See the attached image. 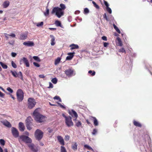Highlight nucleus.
Listing matches in <instances>:
<instances>
[{
  "label": "nucleus",
  "instance_id": "47",
  "mask_svg": "<svg viewBox=\"0 0 152 152\" xmlns=\"http://www.w3.org/2000/svg\"><path fill=\"white\" fill-rule=\"evenodd\" d=\"M89 12V10L87 8H85L84 10V13L85 14H87Z\"/></svg>",
  "mask_w": 152,
  "mask_h": 152
},
{
  "label": "nucleus",
  "instance_id": "55",
  "mask_svg": "<svg viewBox=\"0 0 152 152\" xmlns=\"http://www.w3.org/2000/svg\"><path fill=\"white\" fill-rule=\"evenodd\" d=\"M69 136L68 135H66L65 136V139L66 141H68L69 140Z\"/></svg>",
  "mask_w": 152,
  "mask_h": 152
},
{
  "label": "nucleus",
  "instance_id": "20",
  "mask_svg": "<svg viewBox=\"0 0 152 152\" xmlns=\"http://www.w3.org/2000/svg\"><path fill=\"white\" fill-rule=\"evenodd\" d=\"M75 53H69L68 54L69 56H68L66 58V60H71L73 58L74 55L73 54Z\"/></svg>",
  "mask_w": 152,
  "mask_h": 152
},
{
  "label": "nucleus",
  "instance_id": "30",
  "mask_svg": "<svg viewBox=\"0 0 152 152\" xmlns=\"http://www.w3.org/2000/svg\"><path fill=\"white\" fill-rule=\"evenodd\" d=\"M0 64L4 69H7V66L2 62H0Z\"/></svg>",
  "mask_w": 152,
  "mask_h": 152
},
{
  "label": "nucleus",
  "instance_id": "42",
  "mask_svg": "<svg viewBox=\"0 0 152 152\" xmlns=\"http://www.w3.org/2000/svg\"><path fill=\"white\" fill-rule=\"evenodd\" d=\"M53 99H54L58 100L60 102H61V100L59 96H56L53 98Z\"/></svg>",
  "mask_w": 152,
  "mask_h": 152
},
{
  "label": "nucleus",
  "instance_id": "31",
  "mask_svg": "<svg viewBox=\"0 0 152 152\" xmlns=\"http://www.w3.org/2000/svg\"><path fill=\"white\" fill-rule=\"evenodd\" d=\"M117 39L118 42V45L120 46H122L123 45V44L120 38L119 37H117Z\"/></svg>",
  "mask_w": 152,
  "mask_h": 152
},
{
  "label": "nucleus",
  "instance_id": "56",
  "mask_svg": "<svg viewBox=\"0 0 152 152\" xmlns=\"http://www.w3.org/2000/svg\"><path fill=\"white\" fill-rule=\"evenodd\" d=\"M109 45V43L108 42H104V47H106Z\"/></svg>",
  "mask_w": 152,
  "mask_h": 152
},
{
  "label": "nucleus",
  "instance_id": "48",
  "mask_svg": "<svg viewBox=\"0 0 152 152\" xmlns=\"http://www.w3.org/2000/svg\"><path fill=\"white\" fill-rule=\"evenodd\" d=\"M7 89L8 91L10 93H12L13 92V90L10 87H8Z\"/></svg>",
  "mask_w": 152,
  "mask_h": 152
},
{
  "label": "nucleus",
  "instance_id": "52",
  "mask_svg": "<svg viewBox=\"0 0 152 152\" xmlns=\"http://www.w3.org/2000/svg\"><path fill=\"white\" fill-rule=\"evenodd\" d=\"M48 132L50 133H52L53 131V130L52 129H50V128H48L47 129Z\"/></svg>",
  "mask_w": 152,
  "mask_h": 152
},
{
  "label": "nucleus",
  "instance_id": "2",
  "mask_svg": "<svg viewBox=\"0 0 152 152\" xmlns=\"http://www.w3.org/2000/svg\"><path fill=\"white\" fill-rule=\"evenodd\" d=\"M55 13L56 15L59 18H60L64 15V12L61 9L58 7H54L52 12V13L53 14Z\"/></svg>",
  "mask_w": 152,
  "mask_h": 152
},
{
  "label": "nucleus",
  "instance_id": "37",
  "mask_svg": "<svg viewBox=\"0 0 152 152\" xmlns=\"http://www.w3.org/2000/svg\"><path fill=\"white\" fill-rule=\"evenodd\" d=\"M61 152H67L65 148L63 146L61 147Z\"/></svg>",
  "mask_w": 152,
  "mask_h": 152
},
{
  "label": "nucleus",
  "instance_id": "53",
  "mask_svg": "<svg viewBox=\"0 0 152 152\" xmlns=\"http://www.w3.org/2000/svg\"><path fill=\"white\" fill-rule=\"evenodd\" d=\"M103 18H104L107 21H108L109 20L108 18L107 17L106 13H104V15Z\"/></svg>",
  "mask_w": 152,
  "mask_h": 152
},
{
  "label": "nucleus",
  "instance_id": "29",
  "mask_svg": "<svg viewBox=\"0 0 152 152\" xmlns=\"http://www.w3.org/2000/svg\"><path fill=\"white\" fill-rule=\"evenodd\" d=\"M55 24L57 26H60L62 27L61 25L60 22L58 20H56L55 22Z\"/></svg>",
  "mask_w": 152,
  "mask_h": 152
},
{
  "label": "nucleus",
  "instance_id": "21",
  "mask_svg": "<svg viewBox=\"0 0 152 152\" xmlns=\"http://www.w3.org/2000/svg\"><path fill=\"white\" fill-rule=\"evenodd\" d=\"M50 37L51 38V45L52 46H53L55 44V37L53 35H50Z\"/></svg>",
  "mask_w": 152,
  "mask_h": 152
},
{
  "label": "nucleus",
  "instance_id": "43",
  "mask_svg": "<svg viewBox=\"0 0 152 152\" xmlns=\"http://www.w3.org/2000/svg\"><path fill=\"white\" fill-rule=\"evenodd\" d=\"M88 73L91 74V75L93 76L95 75V72L93 71V72L92 70H89L88 72Z\"/></svg>",
  "mask_w": 152,
  "mask_h": 152
},
{
  "label": "nucleus",
  "instance_id": "19",
  "mask_svg": "<svg viewBox=\"0 0 152 152\" xmlns=\"http://www.w3.org/2000/svg\"><path fill=\"white\" fill-rule=\"evenodd\" d=\"M19 130L21 131H23L25 129V126L23 123L20 122L19 124Z\"/></svg>",
  "mask_w": 152,
  "mask_h": 152
},
{
  "label": "nucleus",
  "instance_id": "1",
  "mask_svg": "<svg viewBox=\"0 0 152 152\" xmlns=\"http://www.w3.org/2000/svg\"><path fill=\"white\" fill-rule=\"evenodd\" d=\"M39 108H37L33 113L35 120L38 122L42 123L45 121L46 117L40 114L39 112Z\"/></svg>",
  "mask_w": 152,
  "mask_h": 152
},
{
  "label": "nucleus",
  "instance_id": "32",
  "mask_svg": "<svg viewBox=\"0 0 152 152\" xmlns=\"http://www.w3.org/2000/svg\"><path fill=\"white\" fill-rule=\"evenodd\" d=\"M113 26L114 29L119 34L121 33V31L117 27V26L115 24H113Z\"/></svg>",
  "mask_w": 152,
  "mask_h": 152
},
{
  "label": "nucleus",
  "instance_id": "25",
  "mask_svg": "<svg viewBox=\"0 0 152 152\" xmlns=\"http://www.w3.org/2000/svg\"><path fill=\"white\" fill-rule=\"evenodd\" d=\"M71 47V49L73 50L75 49H78L79 48L78 46L77 45H75L74 44H72L70 45Z\"/></svg>",
  "mask_w": 152,
  "mask_h": 152
},
{
  "label": "nucleus",
  "instance_id": "11",
  "mask_svg": "<svg viewBox=\"0 0 152 152\" xmlns=\"http://www.w3.org/2000/svg\"><path fill=\"white\" fill-rule=\"evenodd\" d=\"M12 132L13 136L15 137H19V133L17 129L15 128L12 127Z\"/></svg>",
  "mask_w": 152,
  "mask_h": 152
},
{
  "label": "nucleus",
  "instance_id": "54",
  "mask_svg": "<svg viewBox=\"0 0 152 152\" xmlns=\"http://www.w3.org/2000/svg\"><path fill=\"white\" fill-rule=\"evenodd\" d=\"M97 130L96 129H94L93 130V132H92V134L93 135H95L97 133Z\"/></svg>",
  "mask_w": 152,
  "mask_h": 152
},
{
  "label": "nucleus",
  "instance_id": "27",
  "mask_svg": "<svg viewBox=\"0 0 152 152\" xmlns=\"http://www.w3.org/2000/svg\"><path fill=\"white\" fill-rule=\"evenodd\" d=\"M35 24L37 27H42L44 23L42 21L39 23H36Z\"/></svg>",
  "mask_w": 152,
  "mask_h": 152
},
{
  "label": "nucleus",
  "instance_id": "63",
  "mask_svg": "<svg viewBox=\"0 0 152 152\" xmlns=\"http://www.w3.org/2000/svg\"><path fill=\"white\" fill-rule=\"evenodd\" d=\"M10 36L13 37H15V35L14 34H9Z\"/></svg>",
  "mask_w": 152,
  "mask_h": 152
},
{
  "label": "nucleus",
  "instance_id": "50",
  "mask_svg": "<svg viewBox=\"0 0 152 152\" xmlns=\"http://www.w3.org/2000/svg\"><path fill=\"white\" fill-rule=\"evenodd\" d=\"M33 64L35 66L37 67H39L40 66L39 64H38V63H36L35 62H34L33 63Z\"/></svg>",
  "mask_w": 152,
  "mask_h": 152
},
{
  "label": "nucleus",
  "instance_id": "51",
  "mask_svg": "<svg viewBox=\"0 0 152 152\" xmlns=\"http://www.w3.org/2000/svg\"><path fill=\"white\" fill-rule=\"evenodd\" d=\"M4 35L6 38V39L8 40L9 39V36H10L9 34H7V33H4Z\"/></svg>",
  "mask_w": 152,
  "mask_h": 152
},
{
  "label": "nucleus",
  "instance_id": "17",
  "mask_svg": "<svg viewBox=\"0 0 152 152\" xmlns=\"http://www.w3.org/2000/svg\"><path fill=\"white\" fill-rule=\"evenodd\" d=\"M1 122L4 125L10 128L11 127L10 123L7 120L2 121Z\"/></svg>",
  "mask_w": 152,
  "mask_h": 152
},
{
  "label": "nucleus",
  "instance_id": "64",
  "mask_svg": "<svg viewBox=\"0 0 152 152\" xmlns=\"http://www.w3.org/2000/svg\"><path fill=\"white\" fill-rule=\"evenodd\" d=\"M58 105L61 107L62 108H65V107L63 105H62L60 103H58Z\"/></svg>",
  "mask_w": 152,
  "mask_h": 152
},
{
  "label": "nucleus",
  "instance_id": "46",
  "mask_svg": "<svg viewBox=\"0 0 152 152\" xmlns=\"http://www.w3.org/2000/svg\"><path fill=\"white\" fill-rule=\"evenodd\" d=\"M119 51L120 52L126 53V51L123 48H122L121 49H119Z\"/></svg>",
  "mask_w": 152,
  "mask_h": 152
},
{
  "label": "nucleus",
  "instance_id": "7",
  "mask_svg": "<svg viewBox=\"0 0 152 152\" xmlns=\"http://www.w3.org/2000/svg\"><path fill=\"white\" fill-rule=\"evenodd\" d=\"M10 72L14 77L20 78L22 80H23V74L20 71L18 73H17L15 71L11 70Z\"/></svg>",
  "mask_w": 152,
  "mask_h": 152
},
{
  "label": "nucleus",
  "instance_id": "36",
  "mask_svg": "<svg viewBox=\"0 0 152 152\" xmlns=\"http://www.w3.org/2000/svg\"><path fill=\"white\" fill-rule=\"evenodd\" d=\"M84 147L89 150H91L92 151H94V150L92 148L87 145H84Z\"/></svg>",
  "mask_w": 152,
  "mask_h": 152
},
{
  "label": "nucleus",
  "instance_id": "3",
  "mask_svg": "<svg viewBox=\"0 0 152 152\" xmlns=\"http://www.w3.org/2000/svg\"><path fill=\"white\" fill-rule=\"evenodd\" d=\"M18 140L20 143L23 141L26 143H31L32 142V140L30 138L24 135L20 136L18 138Z\"/></svg>",
  "mask_w": 152,
  "mask_h": 152
},
{
  "label": "nucleus",
  "instance_id": "45",
  "mask_svg": "<svg viewBox=\"0 0 152 152\" xmlns=\"http://www.w3.org/2000/svg\"><path fill=\"white\" fill-rule=\"evenodd\" d=\"M0 143L1 145H4L5 143V142L4 140L3 139H0Z\"/></svg>",
  "mask_w": 152,
  "mask_h": 152
},
{
  "label": "nucleus",
  "instance_id": "14",
  "mask_svg": "<svg viewBox=\"0 0 152 152\" xmlns=\"http://www.w3.org/2000/svg\"><path fill=\"white\" fill-rule=\"evenodd\" d=\"M24 45L27 47H32L34 45V43L31 41L25 42L23 43Z\"/></svg>",
  "mask_w": 152,
  "mask_h": 152
},
{
  "label": "nucleus",
  "instance_id": "40",
  "mask_svg": "<svg viewBox=\"0 0 152 152\" xmlns=\"http://www.w3.org/2000/svg\"><path fill=\"white\" fill-rule=\"evenodd\" d=\"M92 3L94 5V6L97 9H99V6L96 4V3L94 1H92Z\"/></svg>",
  "mask_w": 152,
  "mask_h": 152
},
{
  "label": "nucleus",
  "instance_id": "28",
  "mask_svg": "<svg viewBox=\"0 0 152 152\" xmlns=\"http://www.w3.org/2000/svg\"><path fill=\"white\" fill-rule=\"evenodd\" d=\"M49 13V10L47 6L46 8V11L44 12V14L45 16H47L48 15Z\"/></svg>",
  "mask_w": 152,
  "mask_h": 152
},
{
  "label": "nucleus",
  "instance_id": "12",
  "mask_svg": "<svg viewBox=\"0 0 152 152\" xmlns=\"http://www.w3.org/2000/svg\"><path fill=\"white\" fill-rule=\"evenodd\" d=\"M30 149L33 152H37L38 150L37 148L35 147L33 144L31 143L28 145Z\"/></svg>",
  "mask_w": 152,
  "mask_h": 152
},
{
  "label": "nucleus",
  "instance_id": "9",
  "mask_svg": "<svg viewBox=\"0 0 152 152\" xmlns=\"http://www.w3.org/2000/svg\"><path fill=\"white\" fill-rule=\"evenodd\" d=\"M20 64H21L22 63H24L27 67H29L30 64L28 61L27 59L25 57H23L20 60Z\"/></svg>",
  "mask_w": 152,
  "mask_h": 152
},
{
  "label": "nucleus",
  "instance_id": "35",
  "mask_svg": "<svg viewBox=\"0 0 152 152\" xmlns=\"http://www.w3.org/2000/svg\"><path fill=\"white\" fill-rule=\"evenodd\" d=\"M134 124L135 126H137L141 127V124L135 121H134Z\"/></svg>",
  "mask_w": 152,
  "mask_h": 152
},
{
  "label": "nucleus",
  "instance_id": "13",
  "mask_svg": "<svg viewBox=\"0 0 152 152\" xmlns=\"http://www.w3.org/2000/svg\"><path fill=\"white\" fill-rule=\"evenodd\" d=\"M28 35V32L22 33L20 35L19 39L21 40H25L27 38Z\"/></svg>",
  "mask_w": 152,
  "mask_h": 152
},
{
  "label": "nucleus",
  "instance_id": "10",
  "mask_svg": "<svg viewBox=\"0 0 152 152\" xmlns=\"http://www.w3.org/2000/svg\"><path fill=\"white\" fill-rule=\"evenodd\" d=\"M72 119L71 117L69 116L65 120V123L67 126L69 127L73 125V123L72 121Z\"/></svg>",
  "mask_w": 152,
  "mask_h": 152
},
{
  "label": "nucleus",
  "instance_id": "6",
  "mask_svg": "<svg viewBox=\"0 0 152 152\" xmlns=\"http://www.w3.org/2000/svg\"><path fill=\"white\" fill-rule=\"evenodd\" d=\"M43 132L41 130L37 129L35 132V136L37 139L39 140L42 137Z\"/></svg>",
  "mask_w": 152,
  "mask_h": 152
},
{
  "label": "nucleus",
  "instance_id": "26",
  "mask_svg": "<svg viewBox=\"0 0 152 152\" xmlns=\"http://www.w3.org/2000/svg\"><path fill=\"white\" fill-rule=\"evenodd\" d=\"M75 123L76 125L78 127H80L81 126L82 124L81 122L79 121L75 120Z\"/></svg>",
  "mask_w": 152,
  "mask_h": 152
},
{
  "label": "nucleus",
  "instance_id": "23",
  "mask_svg": "<svg viewBox=\"0 0 152 152\" xmlns=\"http://www.w3.org/2000/svg\"><path fill=\"white\" fill-rule=\"evenodd\" d=\"M32 118L31 116L28 117L26 120V124H31Z\"/></svg>",
  "mask_w": 152,
  "mask_h": 152
},
{
  "label": "nucleus",
  "instance_id": "18",
  "mask_svg": "<svg viewBox=\"0 0 152 152\" xmlns=\"http://www.w3.org/2000/svg\"><path fill=\"white\" fill-rule=\"evenodd\" d=\"M78 145L76 142H74L72 143V148L75 151L77 150Z\"/></svg>",
  "mask_w": 152,
  "mask_h": 152
},
{
  "label": "nucleus",
  "instance_id": "59",
  "mask_svg": "<svg viewBox=\"0 0 152 152\" xmlns=\"http://www.w3.org/2000/svg\"><path fill=\"white\" fill-rule=\"evenodd\" d=\"M17 55V54L14 52H12L11 53V56L12 57H15Z\"/></svg>",
  "mask_w": 152,
  "mask_h": 152
},
{
  "label": "nucleus",
  "instance_id": "60",
  "mask_svg": "<svg viewBox=\"0 0 152 152\" xmlns=\"http://www.w3.org/2000/svg\"><path fill=\"white\" fill-rule=\"evenodd\" d=\"M102 39L104 41H107V37L105 36H104L102 37Z\"/></svg>",
  "mask_w": 152,
  "mask_h": 152
},
{
  "label": "nucleus",
  "instance_id": "22",
  "mask_svg": "<svg viewBox=\"0 0 152 152\" xmlns=\"http://www.w3.org/2000/svg\"><path fill=\"white\" fill-rule=\"evenodd\" d=\"M10 4V2L9 1H4L3 4V7L4 8H7L8 6Z\"/></svg>",
  "mask_w": 152,
  "mask_h": 152
},
{
  "label": "nucleus",
  "instance_id": "41",
  "mask_svg": "<svg viewBox=\"0 0 152 152\" xmlns=\"http://www.w3.org/2000/svg\"><path fill=\"white\" fill-rule=\"evenodd\" d=\"M31 124H26L27 129L29 130H30L31 129Z\"/></svg>",
  "mask_w": 152,
  "mask_h": 152
},
{
  "label": "nucleus",
  "instance_id": "49",
  "mask_svg": "<svg viewBox=\"0 0 152 152\" xmlns=\"http://www.w3.org/2000/svg\"><path fill=\"white\" fill-rule=\"evenodd\" d=\"M106 10L107 11L109 12L110 14H111L112 13V10L109 7L106 8Z\"/></svg>",
  "mask_w": 152,
  "mask_h": 152
},
{
  "label": "nucleus",
  "instance_id": "62",
  "mask_svg": "<svg viewBox=\"0 0 152 152\" xmlns=\"http://www.w3.org/2000/svg\"><path fill=\"white\" fill-rule=\"evenodd\" d=\"M39 77L44 78H45V76L43 75H39Z\"/></svg>",
  "mask_w": 152,
  "mask_h": 152
},
{
  "label": "nucleus",
  "instance_id": "57",
  "mask_svg": "<svg viewBox=\"0 0 152 152\" xmlns=\"http://www.w3.org/2000/svg\"><path fill=\"white\" fill-rule=\"evenodd\" d=\"M53 87V85L51 83H49V86L48 87L49 88H52Z\"/></svg>",
  "mask_w": 152,
  "mask_h": 152
},
{
  "label": "nucleus",
  "instance_id": "58",
  "mask_svg": "<svg viewBox=\"0 0 152 152\" xmlns=\"http://www.w3.org/2000/svg\"><path fill=\"white\" fill-rule=\"evenodd\" d=\"M104 2L105 5L106 7V8L109 7V5L107 3V2L105 1H104Z\"/></svg>",
  "mask_w": 152,
  "mask_h": 152
},
{
  "label": "nucleus",
  "instance_id": "33",
  "mask_svg": "<svg viewBox=\"0 0 152 152\" xmlns=\"http://www.w3.org/2000/svg\"><path fill=\"white\" fill-rule=\"evenodd\" d=\"M61 59L60 57H58L55 61V65H56L58 64L61 61Z\"/></svg>",
  "mask_w": 152,
  "mask_h": 152
},
{
  "label": "nucleus",
  "instance_id": "61",
  "mask_svg": "<svg viewBox=\"0 0 152 152\" xmlns=\"http://www.w3.org/2000/svg\"><path fill=\"white\" fill-rule=\"evenodd\" d=\"M4 96V94L0 91V97L3 98Z\"/></svg>",
  "mask_w": 152,
  "mask_h": 152
},
{
  "label": "nucleus",
  "instance_id": "34",
  "mask_svg": "<svg viewBox=\"0 0 152 152\" xmlns=\"http://www.w3.org/2000/svg\"><path fill=\"white\" fill-rule=\"evenodd\" d=\"M33 58L37 62H40L41 61L40 58L37 56H34Z\"/></svg>",
  "mask_w": 152,
  "mask_h": 152
},
{
  "label": "nucleus",
  "instance_id": "4",
  "mask_svg": "<svg viewBox=\"0 0 152 152\" xmlns=\"http://www.w3.org/2000/svg\"><path fill=\"white\" fill-rule=\"evenodd\" d=\"M16 96L18 101L22 102L24 98V93L21 89H18L16 92Z\"/></svg>",
  "mask_w": 152,
  "mask_h": 152
},
{
  "label": "nucleus",
  "instance_id": "24",
  "mask_svg": "<svg viewBox=\"0 0 152 152\" xmlns=\"http://www.w3.org/2000/svg\"><path fill=\"white\" fill-rule=\"evenodd\" d=\"M91 118H93L94 125L95 126H98V122L96 118L95 117H91Z\"/></svg>",
  "mask_w": 152,
  "mask_h": 152
},
{
  "label": "nucleus",
  "instance_id": "38",
  "mask_svg": "<svg viewBox=\"0 0 152 152\" xmlns=\"http://www.w3.org/2000/svg\"><path fill=\"white\" fill-rule=\"evenodd\" d=\"M51 81L54 84H56L57 83V79L56 78H53L52 80Z\"/></svg>",
  "mask_w": 152,
  "mask_h": 152
},
{
  "label": "nucleus",
  "instance_id": "5",
  "mask_svg": "<svg viewBox=\"0 0 152 152\" xmlns=\"http://www.w3.org/2000/svg\"><path fill=\"white\" fill-rule=\"evenodd\" d=\"M36 102L35 100L33 98H29L28 99V108L31 109L35 106Z\"/></svg>",
  "mask_w": 152,
  "mask_h": 152
},
{
  "label": "nucleus",
  "instance_id": "39",
  "mask_svg": "<svg viewBox=\"0 0 152 152\" xmlns=\"http://www.w3.org/2000/svg\"><path fill=\"white\" fill-rule=\"evenodd\" d=\"M60 6L61 7L60 8L62 10H64V9H65L66 8V6H65V5L64 4H60Z\"/></svg>",
  "mask_w": 152,
  "mask_h": 152
},
{
  "label": "nucleus",
  "instance_id": "44",
  "mask_svg": "<svg viewBox=\"0 0 152 152\" xmlns=\"http://www.w3.org/2000/svg\"><path fill=\"white\" fill-rule=\"evenodd\" d=\"M11 64L12 65V66L15 68H17V66L15 64V63L13 61H12L11 62Z\"/></svg>",
  "mask_w": 152,
  "mask_h": 152
},
{
  "label": "nucleus",
  "instance_id": "8",
  "mask_svg": "<svg viewBox=\"0 0 152 152\" xmlns=\"http://www.w3.org/2000/svg\"><path fill=\"white\" fill-rule=\"evenodd\" d=\"M65 73L66 76L69 77L73 76L75 74L74 70L71 68L69 69L65 70Z\"/></svg>",
  "mask_w": 152,
  "mask_h": 152
},
{
  "label": "nucleus",
  "instance_id": "15",
  "mask_svg": "<svg viewBox=\"0 0 152 152\" xmlns=\"http://www.w3.org/2000/svg\"><path fill=\"white\" fill-rule=\"evenodd\" d=\"M57 138L60 144L63 146L65 144L64 140L63 137L61 136L58 135L57 136Z\"/></svg>",
  "mask_w": 152,
  "mask_h": 152
},
{
  "label": "nucleus",
  "instance_id": "16",
  "mask_svg": "<svg viewBox=\"0 0 152 152\" xmlns=\"http://www.w3.org/2000/svg\"><path fill=\"white\" fill-rule=\"evenodd\" d=\"M69 113L72 117H75L76 118L74 119V120H76L77 118L78 117V115L77 113L73 110H72L71 111H69Z\"/></svg>",
  "mask_w": 152,
  "mask_h": 152
}]
</instances>
